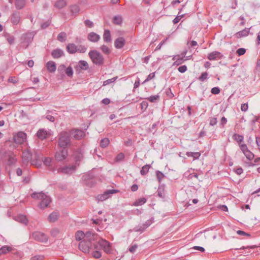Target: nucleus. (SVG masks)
Returning <instances> with one entry per match:
<instances>
[{
	"mask_svg": "<svg viewBox=\"0 0 260 260\" xmlns=\"http://www.w3.org/2000/svg\"><path fill=\"white\" fill-rule=\"evenodd\" d=\"M58 145L61 149H67L71 145L70 134L67 132H62L58 135Z\"/></svg>",
	"mask_w": 260,
	"mask_h": 260,
	"instance_id": "1",
	"label": "nucleus"
},
{
	"mask_svg": "<svg viewBox=\"0 0 260 260\" xmlns=\"http://www.w3.org/2000/svg\"><path fill=\"white\" fill-rule=\"evenodd\" d=\"M31 197L34 199L41 200L40 207L42 209L47 207L51 202L50 198L42 192L39 193L34 192L31 194Z\"/></svg>",
	"mask_w": 260,
	"mask_h": 260,
	"instance_id": "2",
	"label": "nucleus"
},
{
	"mask_svg": "<svg viewBox=\"0 0 260 260\" xmlns=\"http://www.w3.org/2000/svg\"><path fill=\"white\" fill-rule=\"evenodd\" d=\"M33 154L28 149L23 151L22 158L24 164H27L30 162L32 165L39 167L41 165V161L37 159V160H32Z\"/></svg>",
	"mask_w": 260,
	"mask_h": 260,
	"instance_id": "3",
	"label": "nucleus"
},
{
	"mask_svg": "<svg viewBox=\"0 0 260 260\" xmlns=\"http://www.w3.org/2000/svg\"><path fill=\"white\" fill-rule=\"evenodd\" d=\"M89 56L93 63L101 66L104 63V58L102 54L99 51L93 50L89 51Z\"/></svg>",
	"mask_w": 260,
	"mask_h": 260,
	"instance_id": "4",
	"label": "nucleus"
},
{
	"mask_svg": "<svg viewBox=\"0 0 260 260\" xmlns=\"http://www.w3.org/2000/svg\"><path fill=\"white\" fill-rule=\"evenodd\" d=\"M34 34L32 32L23 34L21 37V44L26 49L33 40Z\"/></svg>",
	"mask_w": 260,
	"mask_h": 260,
	"instance_id": "5",
	"label": "nucleus"
},
{
	"mask_svg": "<svg viewBox=\"0 0 260 260\" xmlns=\"http://www.w3.org/2000/svg\"><path fill=\"white\" fill-rule=\"evenodd\" d=\"M98 244L106 253L112 252L111 244L107 240L102 239L98 241Z\"/></svg>",
	"mask_w": 260,
	"mask_h": 260,
	"instance_id": "6",
	"label": "nucleus"
},
{
	"mask_svg": "<svg viewBox=\"0 0 260 260\" xmlns=\"http://www.w3.org/2000/svg\"><path fill=\"white\" fill-rule=\"evenodd\" d=\"M31 237L36 241L40 242H46L48 241V237L44 233L40 232H35L31 235Z\"/></svg>",
	"mask_w": 260,
	"mask_h": 260,
	"instance_id": "7",
	"label": "nucleus"
},
{
	"mask_svg": "<svg viewBox=\"0 0 260 260\" xmlns=\"http://www.w3.org/2000/svg\"><path fill=\"white\" fill-rule=\"evenodd\" d=\"M68 150L67 149H61L57 151L55 155V158L58 161L64 160L68 156Z\"/></svg>",
	"mask_w": 260,
	"mask_h": 260,
	"instance_id": "8",
	"label": "nucleus"
},
{
	"mask_svg": "<svg viewBox=\"0 0 260 260\" xmlns=\"http://www.w3.org/2000/svg\"><path fill=\"white\" fill-rule=\"evenodd\" d=\"M92 246L91 243L83 240L79 244V248L84 253H89Z\"/></svg>",
	"mask_w": 260,
	"mask_h": 260,
	"instance_id": "9",
	"label": "nucleus"
},
{
	"mask_svg": "<svg viewBox=\"0 0 260 260\" xmlns=\"http://www.w3.org/2000/svg\"><path fill=\"white\" fill-rule=\"evenodd\" d=\"M118 190L116 189H110L106 190L103 194L97 196V200L99 201H103L109 198L111 194L117 192Z\"/></svg>",
	"mask_w": 260,
	"mask_h": 260,
	"instance_id": "10",
	"label": "nucleus"
},
{
	"mask_svg": "<svg viewBox=\"0 0 260 260\" xmlns=\"http://www.w3.org/2000/svg\"><path fill=\"white\" fill-rule=\"evenodd\" d=\"M13 139L16 144H21L26 140V134L24 132H19L14 136Z\"/></svg>",
	"mask_w": 260,
	"mask_h": 260,
	"instance_id": "11",
	"label": "nucleus"
},
{
	"mask_svg": "<svg viewBox=\"0 0 260 260\" xmlns=\"http://www.w3.org/2000/svg\"><path fill=\"white\" fill-rule=\"evenodd\" d=\"M76 170V166L74 165L65 166L58 169V172L63 174H72Z\"/></svg>",
	"mask_w": 260,
	"mask_h": 260,
	"instance_id": "12",
	"label": "nucleus"
},
{
	"mask_svg": "<svg viewBox=\"0 0 260 260\" xmlns=\"http://www.w3.org/2000/svg\"><path fill=\"white\" fill-rule=\"evenodd\" d=\"M50 134L49 131H46L44 128H41L38 130L37 133V136L40 140H44L47 139Z\"/></svg>",
	"mask_w": 260,
	"mask_h": 260,
	"instance_id": "13",
	"label": "nucleus"
},
{
	"mask_svg": "<svg viewBox=\"0 0 260 260\" xmlns=\"http://www.w3.org/2000/svg\"><path fill=\"white\" fill-rule=\"evenodd\" d=\"M97 237L98 235L96 234L93 233L92 231H88L85 233L84 240L91 243L92 241L96 240Z\"/></svg>",
	"mask_w": 260,
	"mask_h": 260,
	"instance_id": "14",
	"label": "nucleus"
},
{
	"mask_svg": "<svg viewBox=\"0 0 260 260\" xmlns=\"http://www.w3.org/2000/svg\"><path fill=\"white\" fill-rule=\"evenodd\" d=\"M88 68V64L86 61L80 60L75 67V69L77 71L80 72V70H86Z\"/></svg>",
	"mask_w": 260,
	"mask_h": 260,
	"instance_id": "15",
	"label": "nucleus"
},
{
	"mask_svg": "<svg viewBox=\"0 0 260 260\" xmlns=\"http://www.w3.org/2000/svg\"><path fill=\"white\" fill-rule=\"evenodd\" d=\"M223 55L220 52L213 51L208 54L207 58L210 60H213L217 59H221Z\"/></svg>",
	"mask_w": 260,
	"mask_h": 260,
	"instance_id": "16",
	"label": "nucleus"
},
{
	"mask_svg": "<svg viewBox=\"0 0 260 260\" xmlns=\"http://www.w3.org/2000/svg\"><path fill=\"white\" fill-rule=\"evenodd\" d=\"M125 44V40L123 37H119L114 42L115 47L117 49L122 48Z\"/></svg>",
	"mask_w": 260,
	"mask_h": 260,
	"instance_id": "17",
	"label": "nucleus"
},
{
	"mask_svg": "<svg viewBox=\"0 0 260 260\" xmlns=\"http://www.w3.org/2000/svg\"><path fill=\"white\" fill-rule=\"evenodd\" d=\"M172 59L175 61L173 66H178L182 64L185 60H186L188 59H184L182 57H181L180 55H176L173 57Z\"/></svg>",
	"mask_w": 260,
	"mask_h": 260,
	"instance_id": "18",
	"label": "nucleus"
},
{
	"mask_svg": "<svg viewBox=\"0 0 260 260\" xmlns=\"http://www.w3.org/2000/svg\"><path fill=\"white\" fill-rule=\"evenodd\" d=\"M100 35L94 32L89 33L87 36V39L92 42H97L100 40Z\"/></svg>",
	"mask_w": 260,
	"mask_h": 260,
	"instance_id": "19",
	"label": "nucleus"
},
{
	"mask_svg": "<svg viewBox=\"0 0 260 260\" xmlns=\"http://www.w3.org/2000/svg\"><path fill=\"white\" fill-rule=\"evenodd\" d=\"M20 20V14L19 12H14L12 15L11 20L14 25L19 23Z\"/></svg>",
	"mask_w": 260,
	"mask_h": 260,
	"instance_id": "20",
	"label": "nucleus"
},
{
	"mask_svg": "<svg viewBox=\"0 0 260 260\" xmlns=\"http://www.w3.org/2000/svg\"><path fill=\"white\" fill-rule=\"evenodd\" d=\"M51 55L54 58H58L64 55V52L60 49H56L52 51Z\"/></svg>",
	"mask_w": 260,
	"mask_h": 260,
	"instance_id": "21",
	"label": "nucleus"
},
{
	"mask_svg": "<svg viewBox=\"0 0 260 260\" xmlns=\"http://www.w3.org/2000/svg\"><path fill=\"white\" fill-rule=\"evenodd\" d=\"M94 249V250L91 253V255L95 258H99L102 256L101 252L100 251V249H99L98 245L96 244L93 245Z\"/></svg>",
	"mask_w": 260,
	"mask_h": 260,
	"instance_id": "22",
	"label": "nucleus"
},
{
	"mask_svg": "<svg viewBox=\"0 0 260 260\" xmlns=\"http://www.w3.org/2000/svg\"><path fill=\"white\" fill-rule=\"evenodd\" d=\"M46 67L48 71L51 73H53L56 71V67L55 63L53 61H49L47 63Z\"/></svg>",
	"mask_w": 260,
	"mask_h": 260,
	"instance_id": "23",
	"label": "nucleus"
},
{
	"mask_svg": "<svg viewBox=\"0 0 260 260\" xmlns=\"http://www.w3.org/2000/svg\"><path fill=\"white\" fill-rule=\"evenodd\" d=\"M78 46L73 43L69 44L67 46V51L71 54H73L77 52Z\"/></svg>",
	"mask_w": 260,
	"mask_h": 260,
	"instance_id": "24",
	"label": "nucleus"
},
{
	"mask_svg": "<svg viewBox=\"0 0 260 260\" xmlns=\"http://www.w3.org/2000/svg\"><path fill=\"white\" fill-rule=\"evenodd\" d=\"M103 39L104 41L106 43H111L112 40L110 31L109 30L105 29L104 30Z\"/></svg>",
	"mask_w": 260,
	"mask_h": 260,
	"instance_id": "25",
	"label": "nucleus"
},
{
	"mask_svg": "<svg viewBox=\"0 0 260 260\" xmlns=\"http://www.w3.org/2000/svg\"><path fill=\"white\" fill-rule=\"evenodd\" d=\"M75 139L80 140L84 136V132L81 130L77 129L72 134Z\"/></svg>",
	"mask_w": 260,
	"mask_h": 260,
	"instance_id": "26",
	"label": "nucleus"
},
{
	"mask_svg": "<svg viewBox=\"0 0 260 260\" xmlns=\"http://www.w3.org/2000/svg\"><path fill=\"white\" fill-rule=\"evenodd\" d=\"M59 217V214L57 212H53L48 216V220L51 222H55Z\"/></svg>",
	"mask_w": 260,
	"mask_h": 260,
	"instance_id": "27",
	"label": "nucleus"
},
{
	"mask_svg": "<svg viewBox=\"0 0 260 260\" xmlns=\"http://www.w3.org/2000/svg\"><path fill=\"white\" fill-rule=\"evenodd\" d=\"M16 220L24 224H27L28 222L26 217L23 215H19L16 217Z\"/></svg>",
	"mask_w": 260,
	"mask_h": 260,
	"instance_id": "28",
	"label": "nucleus"
},
{
	"mask_svg": "<svg viewBox=\"0 0 260 260\" xmlns=\"http://www.w3.org/2000/svg\"><path fill=\"white\" fill-rule=\"evenodd\" d=\"M249 32V28H245L243 30L240 31L236 33V36L238 38H241L243 37L247 36Z\"/></svg>",
	"mask_w": 260,
	"mask_h": 260,
	"instance_id": "29",
	"label": "nucleus"
},
{
	"mask_svg": "<svg viewBox=\"0 0 260 260\" xmlns=\"http://www.w3.org/2000/svg\"><path fill=\"white\" fill-rule=\"evenodd\" d=\"M123 19L121 16H115L113 19V23L114 24L120 25L122 23Z\"/></svg>",
	"mask_w": 260,
	"mask_h": 260,
	"instance_id": "30",
	"label": "nucleus"
},
{
	"mask_svg": "<svg viewBox=\"0 0 260 260\" xmlns=\"http://www.w3.org/2000/svg\"><path fill=\"white\" fill-rule=\"evenodd\" d=\"M85 236V233H84L82 231H77L75 234L76 239L77 241H80L82 239L84 240Z\"/></svg>",
	"mask_w": 260,
	"mask_h": 260,
	"instance_id": "31",
	"label": "nucleus"
},
{
	"mask_svg": "<svg viewBox=\"0 0 260 260\" xmlns=\"http://www.w3.org/2000/svg\"><path fill=\"white\" fill-rule=\"evenodd\" d=\"M25 4V0H16L15 6L17 9H22Z\"/></svg>",
	"mask_w": 260,
	"mask_h": 260,
	"instance_id": "32",
	"label": "nucleus"
},
{
	"mask_svg": "<svg viewBox=\"0 0 260 260\" xmlns=\"http://www.w3.org/2000/svg\"><path fill=\"white\" fill-rule=\"evenodd\" d=\"M12 248L8 246H4L0 248V255L7 253L8 252L11 251Z\"/></svg>",
	"mask_w": 260,
	"mask_h": 260,
	"instance_id": "33",
	"label": "nucleus"
},
{
	"mask_svg": "<svg viewBox=\"0 0 260 260\" xmlns=\"http://www.w3.org/2000/svg\"><path fill=\"white\" fill-rule=\"evenodd\" d=\"M67 5L66 0H58L55 4V6L59 9L62 8Z\"/></svg>",
	"mask_w": 260,
	"mask_h": 260,
	"instance_id": "34",
	"label": "nucleus"
},
{
	"mask_svg": "<svg viewBox=\"0 0 260 260\" xmlns=\"http://www.w3.org/2000/svg\"><path fill=\"white\" fill-rule=\"evenodd\" d=\"M67 35L64 32H61L58 35L57 40L61 42H63L66 40Z\"/></svg>",
	"mask_w": 260,
	"mask_h": 260,
	"instance_id": "35",
	"label": "nucleus"
},
{
	"mask_svg": "<svg viewBox=\"0 0 260 260\" xmlns=\"http://www.w3.org/2000/svg\"><path fill=\"white\" fill-rule=\"evenodd\" d=\"M150 168V165H146L144 166L141 170L140 171V173L142 175H145L149 171V170Z\"/></svg>",
	"mask_w": 260,
	"mask_h": 260,
	"instance_id": "36",
	"label": "nucleus"
},
{
	"mask_svg": "<svg viewBox=\"0 0 260 260\" xmlns=\"http://www.w3.org/2000/svg\"><path fill=\"white\" fill-rule=\"evenodd\" d=\"M146 199L145 198L139 199L133 204L134 206H138L142 205L146 202Z\"/></svg>",
	"mask_w": 260,
	"mask_h": 260,
	"instance_id": "37",
	"label": "nucleus"
},
{
	"mask_svg": "<svg viewBox=\"0 0 260 260\" xmlns=\"http://www.w3.org/2000/svg\"><path fill=\"white\" fill-rule=\"evenodd\" d=\"M149 101L152 103H156L160 99L159 95H151L147 99Z\"/></svg>",
	"mask_w": 260,
	"mask_h": 260,
	"instance_id": "38",
	"label": "nucleus"
},
{
	"mask_svg": "<svg viewBox=\"0 0 260 260\" xmlns=\"http://www.w3.org/2000/svg\"><path fill=\"white\" fill-rule=\"evenodd\" d=\"M102 51L106 55H109L111 53L110 48L106 45H103L100 47Z\"/></svg>",
	"mask_w": 260,
	"mask_h": 260,
	"instance_id": "39",
	"label": "nucleus"
},
{
	"mask_svg": "<svg viewBox=\"0 0 260 260\" xmlns=\"http://www.w3.org/2000/svg\"><path fill=\"white\" fill-rule=\"evenodd\" d=\"M186 154L188 157H192L196 159L198 158L201 155V153L198 152H187Z\"/></svg>",
	"mask_w": 260,
	"mask_h": 260,
	"instance_id": "40",
	"label": "nucleus"
},
{
	"mask_svg": "<svg viewBox=\"0 0 260 260\" xmlns=\"http://www.w3.org/2000/svg\"><path fill=\"white\" fill-rule=\"evenodd\" d=\"M110 143V141L108 138H104L101 141L100 146L102 148H106L108 146Z\"/></svg>",
	"mask_w": 260,
	"mask_h": 260,
	"instance_id": "41",
	"label": "nucleus"
},
{
	"mask_svg": "<svg viewBox=\"0 0 260 260\" xmlns=\"http://www.w3.org/2000/svg\"><path fill=\"white\" fill-rule=\"evenodd\" d=\"M233 139L236 141L238 143L242 142L243 141L244 137L243 136L235 134L233 136Z\"/></svg>",
	"mask_w": 260,
	"mask_h": 260,
	"instance_id": "42",
	"label": "nucleus"
},
{
	"mask_svg": "<svg viewBox=\"0 0 260 260\" xmlns=\"http://www.w3.org/2000/svg\"><path fill=\"white\" fill-rule=\"evenodd\" d=\"M71 12L73 14H76L79 11V7L76 5H73L70 8Z\"/></svg>",
	"mask_w": 260,
	"mask_h": 260,
	"instance_id": "43",
	"label": "nucleus"
},
{
	"mask_svg": "<svg viewBox=\"0 0 260 260\" xmlns=\"http://www.w3.org/2000/svg\"><path fill=\"white\" fill-rule=\"evenodd\" d=\"M245 156L246 158L249 160H252L254 158V154L252 153L250 150H248L245 152L244 153Z\"/></svg>",
	"mask_w": 260,
	"mask_h": 260,
	"instance_id": "44",
	"label": "nucleus"
},
{
	"mask_svg": "<svg viewBox=\"0 0 260 260\" xmlns=\"http://www.w3.org/2000/svg\"><path fill=\"white\" fill-rule=\"evenodd\" d=\"M186 175H187L186 177H187V179H188V180L192 179L193 177H195L197 179H198V177H199V175H198V174H197L196 173H189V174H188L187 173H185L184 174V176H186Z\"/></svg>",
	"mask_w": 260,
	"mask_h": 260,
	"instance_id": "45",
	"label": "nucleus"
},
{
	"mask_svg": "<svg viewBox=\"0 0 260 260\" xmlns=\"http://www.w3.org/2000/svg\"><path fill=\"white\" fill-rule=\"evenodd\" d=\"M124 157L125 156L124 153L122 152L119 153L117 155L115 158V161L117 162L121 161L124 159Z\"/></svg>",
	"mask_w": 260,
	"mask_h": 260,
	"instance_id": "46",
	"label": "nucleus"
},
{
	"mask_svg": "<svg viewBox=\"0 0 260 260\" xmlns=\"http://www.w3.org/2000/svg\"><path fill=\"white\" fill-rule=\"evenodd\" d=\"M60 233L57 228H54L51 231V235L53 237H57Z\"/></svg>",
	"mask_w": 260,
	"mask_h": 260,
	"instance_id": "47",
	"label": "nucleus"
},
{
	"mask_svg": "<svg viewBox=\"0 0 260 260\" xmlns=\"http://www.w3.org/2000/svg\"><path fill=\"white\" fill-rule=\"evenodd\" d=\"M65 73L68 76L71 77L73 74V69L71 67H69L65 70Z\"/></svg>",
	"mask_w": 260,
	"mask_h": 260,
	"instance_id": "48",
	"label": "nucleus"
},
{
	"mask_svg": "<svg viewBox=\"0 0 260 260\" xmlns=\"http://www.w3.org/2000/svg\"><path fill=\"white\" fill-rule=\"evenodd\" d=\"M146 229L144 226H143V224L138 225L134 229V231L140 232L141 233L143 232Z\"/></svg>",
	"mask_w": 260,
	"mask_h": 260,
	"instance_id": "49",
	"label": "nucleus"
},
{
	"mask_svg": "<svg viewBox=\"0 0 260 260\" xmlns=\"http://www.w3.org/2000/svg\"><path fill=\"white\" fill-rule=\"evenodd\" d=\"M117 79V77H114L109 79H108L107 80H105L103 83V85L106 86L107 85L111 83H113L116 81Z\"/></svg>",
	"mask_w": 260,
	"mask_h": 260,
	"instance_id": "50",
	"label": "nucleus"
},
{
	"mask_svg": "<svg viewBox=\"0 0 260 260\" xmlns=\"http://www.w3.org/2000/svg\"><path fill=\"white\" fill-rule=\"evenodd\" d=\"M51 158L50 157H45L43 159H42V161H43L44 165L47 166H51Z\"/></svg>",
	"mask_w": 260,
	"mask_h": 260,
	"instance_id": "51",
	"label": "nucleus"
},
{
	"mask_svg": "<svg viewBox=\"0 0 260 260\" xmlns=\"http://www.w3.org/2000/svg\"><path fill=\"white\" fill-rule=\"evenodd\" d=\"M156 177L159 182H160L164 177V175L160 171H157L156 173Z\"/></svg>",
	"mask_w": 260,
	"mask_h": 260,
	"instance_id": "52",
	"label": "nucleus"
},
{
	"mask_svg": "<svg viewBox=\"0 0 260 260\" xmlns=\"http://www.w3.org/2000/svg\"><path fill=\"white\" fill-rule=\"evenodd\" d=\"M155 77V73H150L147 77V78L144 80V81L143 82V84H144L150 80L153 79Z\"/></svg>",
	"mask_w": 260,
	"mask_h": 260,
	"instance_id": "53",
	"label": "nucleus"
},
{
	"mask_svg": "<svg viewBox=\"0 0 260 260\" xmlns=\"http://www.w3.org/2000/svg\"><path fill=\"white\" fill-rule=\"evenodd\" d=\"M86 47H85L84 46L79 45L78 46L77 52H79L80 53H84L86 52Z\"/></svg>",
	"mask_w": 260,
	"mask_h": 260,
	"instance_id": "54",
	"label": "nucleus"
},
{
	"mask_svg": "<svg viewBox=\"0 0 260 260\" xmlns=\"http://www.w3.org/2000/svg\"><path fill=\"white\" fill-rule=\"evenodd\" d=\"M7 40L10 44H13L14 43L15 38L13 36H8L7 37Z\"/></svg>",
	"mask_w": 260,
	"mask_h": 260,
	"instance_id": "55",
	"label": "nucleus"
},
{
	"mask_svg": "<svg viewBox=\"0 0 260 260\" xmlns=\"http://www.w3.org/2000/svg\"><path fill=\"white\" fill-rule=\"evenodd\" d=\"M44 258V255H37L34 256H32L30 260H43Z\"/></svg>",
	"mask_w": 260,
	"mask_h": 260,
	"instance_id": "56",
	"label": "nucleus"
},
{
	"mask_svg": "<svg viewBox=\"0 0 260 260\" xmlns=\"http://www.w3.org/2000/svg\"><path fill=\"white\" fill-rule=\"evenodd\" d=\"M84 23L86 26L90 28L92 27L94 25L93 23L88 19L85 20L84 21Z\"/></svg>",
	"mask_w": 260,
	"mask_h": 260,
	"instance_id": "57",
	"label": "nucleus"
},
{
	"mask_svg": "<svg viewBox=\"0 0 260 260\" xmlns=\"http://www.w3.org/2000/svg\"><path fill=\"white\" fill-rule=\"evenodd\" d=\"M17 161V159L15 156H10L8 159V162L10 165L14 164Z\"/></svg>",
	"mask_w": 260,
	"mask_h": 260,
	"instance_id": "58",
	"label": "nucleus"
},
{
	"mask_svg": "<svg viewBox=\"0 0 260 260\" xmlns=\"http://www.w3.org/2000/svg\"><path fill=\"white\" fill-rule=\"evenodd\" d=\"M236 52L239 56H241L245 53L246 49L244 48H241L238 49L237 50Z\"/></svg>",
	"mask_w": 260,
	"mask_h": 260,
	"instance_id": "59",
	"label": "nucleus"
},
{
	"mask_svg": "<svg viewBox=\"0 0 260 260\" xmlns=\"http://www.w3.org/2000/svg\"><path fill=\"white\" fill-rule=\"evenodd\" d=\"M240 147L241 151L243 152V153H244L245 152L249 150L247 148V145L245 144H241L240 145Z\"/></svg>",
	"mask_w": 260,
	"mask_h": 260,
	"instance_id": "60",
	"label": "nucleus"
},
{
	"mask_svg": "<svg viewBox=\"0 0 260 260\" xmlns=\"http://www.w3.org/2000/svg\"><path fill=\"white\" fill-rule=\"evenodd\" d=\"M208 74L207 72L203 73L201 76L199 77V80L204 81L207 79Z\"/></svg>",
	"mask_w": 260,
	"mask_h": 260,
	"instance_id": "61",
	"label": "nucleus"
},
{
	"mask_svg": "<svg viewBox=\"0 0 260 260\" xmlns=\"http://www.w3.org/2000/svg\"><path fill=\"white\" fill-rule=\"evenodd\" d=\"M248 108V105L247 103L242 104L241 106V110L243 112H246Z\"/></svg>",
	"mask_w": 260,
	"mask_h": 260,
	"instance_id": "62",
	"label": "nucleus"
},
{
	"mask_svg": "<svg viewBox=\"0 0 260 260\" xmlns=\"http://www.w3.org/2000/svg\"><path fill=\"white\" fill-rule=\"evenodd\" d=\"M153 222V220L152 219L147 220L145 223L143 224V226L146 229L148 227H149Z\"/></svg>",
	"mask_w": 260,
	"mask_h": 260,
	"instance_id": "63",
	"label": "nucleus"
},
{
	"mask_svg": "<svg viewBox=\"0 0 260 260\" xmlns=\"http://www.w3.org/2000/svg\"><path fill=\"white\" fill-rule=\"evenodd\" d=\"M211 93L214 94H217L220 92V89L218 87H215L211 89Z\"/></svg>",
	"mask_w": 260,
	"mask_h": 260,
	"instance_id": "64",
	"label": "nucleus"
}]
</instances>
